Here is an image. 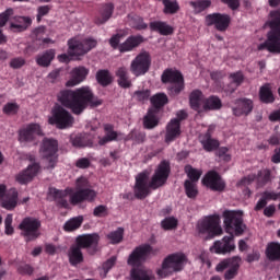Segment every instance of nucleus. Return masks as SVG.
I'll return each instance as SVG.
<instances>
[{
  "mask_svg": "<svg viewBox=\"0 0 280 280\" xmlns=\"http://www.w3.org/2000/svg\"><path fill=\"white\" fill-rule=\"evenodd\" d=\"M180 11L177 0H163V14L175 15Z\"/></svg>",
  "mask_w": 280,
  "mask_h": 280,
  "instance_id": "nucleus-45",
  "label": "nucleus"
},
{
  "mask_svg": "<svg viewBox=\"0 0 280 280\" xmlns=\"http://www.w3.org/2000/svg\"><path fill=\"white\" fill-rule=\"evenodd\" d=\"M151 55L147 50L140 51L133 60H131V73L136 77H141L144 75L145 73L149 72L150 67H151Z\"/></svg>",
  "mask_w": 280,
  "mask_h": 280,
  "instance_id": "nucleus-14",
  "label": "nucleus"
},
{
  "mask_svg": "<svg viewBox=\"0 0 280 280\" xmlns=\"http://www.w3.org/2000/svg\"><path fill=\"white\" fill-rule=\"evenodd\" d=\"M258 97L260 103L266 105L273 104L276 102V96L270 83H265L259 88Z\"/></svg>",
  "mask_w": 280,
  "mask_h": 280,
  "instance_id": "nucleus-29",
  "label": "nucleus"
},
{
  "mask_svg": "<svg viewBox=\"0 0 280 280\" xmlns=\"http://www.w3.org/2000/svg\"><path fill=\"white\" fill-rule=\"evenodd\" d=\"M236 107L232 108L233 115L241 117L243 115L248 116L254 109V102L250 98L242 97L235 101Z\"/></svg>",
  "mask_w": 280,
  "mask_h": 280,
  "instance_id": "nucleus-21",
  "label": "nucleus"
},
{
  "mask_svg": "<svg viewBox=\"0 0 280 280\" xmlns=\"http://www.w3.org/2000/svg\"><path fill=\"white\" fill-rule=\"evenodd\" d=\"M58 101L77 116L82 115L89 105L98 107L103 103L102 100L95 97L89 86H81L77 90H61L58 93Z\"/></svg>",
  "mask_w": 280,
  "mask_h": 280,
  "instance_id": "nucleus-2",
  "label": "nucleus"
},
{
  "mask_svg": "<svg viewBox=\"0 0 280 280\" xmlns=\"http://www.w3.org/2000/svg\"><path fill=\"white\" fill-rule=\"evenodd\" d=\"M103 129L105 130V137L98 139L100 145H105L109 142L116 141L118 138V132L115 130L114 125L105 124L103 125Z\"/></svg>",
  "mask_w": 280,
  "mask_h": 280,
  "instance_id": "nucleus-36",
  "label": "nucleus"
},
{
  "mask_svg": "<svg viewBox=\"0 0 280 280\" xmlns=\"http://www.w3.org/2000/svg\"><path fill=\"white\" fill-rule=\"evenodd\" d=\"M159 112L154 108H149L147 115L143 117V128L153 129L159 126Z\"/></svg>",
  "mask_w": 280,
  "mask_h": 280,
  "instance_id": "nucleus-39",
  "label": "nucleus"
},
{
  "mask_svg": "<svg viewBox=\"0 0 280 280\" xmlns=\"http://www.w3.org/2000/svg\"><path fill=\"white\" fill-rule=\"evenodd\" d=\"M231 79L230 89H225L230 94L234 93L245 81V75L242 71L230 73Z\"/></svg>",
  "mask_w": 280,
  "mask_h": 280,
  "instance_id": "nucleus-40",
  "label": "nucleus"
},
{
  "mask_svg": "<svg viewBox=\"0 0 280 280\" xmlns=\"http://www.w3.org/2000/svg\"><path fill=\"white\" fill-rule=\"evenodd\" d=\"M220 223L221 219L219 214H210L202 219V221H198L197 231L199 234H208L211 238L221 236L223 234V230Z\"/></svg>",
  "mask_w": 280,
  "mask_h": 280,
  "instance_id": "nucleus-10",
  "label": "nucleus"
},
{
  "mask_svg": "<svg viewBox=\"0 0 280 280\" xmlns=\"http://www.w3.org/2000/svg\"><path fill=\"white\" fill-rule=\"evenodd\" d=\"M144 43V37L140 34L131 35L120 43L119 51L120 54L131 52L139 48Z\"/></svg>",
  "mask_w": 280,
  "mask_h": 280,
  "instance_id": "nucleus-24",
  "label": "nucleus"
},
{
  "mask_svg": "<svg viewBox=\"0 0 280 280\" xmlns=\"http://www.w3.org/2000/svg\"><path fill=\"white\" fill-rule=\"evenodd\" d=\"M182 135V129L179 122L176 119H171L165 128L164 141L170 144L174 142Z\"/></svg>",
  "mask_w": 280,
  "mask_h": 280,
  "instance_id": "nucleus-26",
  "label": "nucleus"
},
{
  "mask_svg": "<svg viewBox=\"0 0 280 280\" xmlns=\"http://www.w3.org/2000/svg\"><path fill=\"white\" fill-rule=\"evenodd\" d=\"M97 46L94 38L78 39L72 37L68 40V54L70 57H83Z\"/></svg>",
  "mask_w": 280,
  "mask_h": 280,
  "instance_id": "nucleus-9",
  "label": "nucleus"
},
{
  "mask_svg": "<svg viewBox=\"0 0 280 280\" xmlns=\"http://www.w3.org/2000/svg\"><path fill=\"white\" fill-rule=\"evenodd\" d=\"M223 107L222 100L218 95L205 97L202 109L205 112H217Z\"/></svg>",
  "mask_w": 280,
  "mask_h": 280,
  "instance_id": "nucleus-33",
  "label": "nucleus"
},
{
  "mask_svg": "<svg viewBox=\"0 0 280 280\" xmlns=\"http://www.w3.org/2000/svg\"><path fill=\"white\" fill-rule=\"evenodd\" d=\"M151 91L149 89L138 90L133 92V98L140 103H145L150 100Z\"/></svg>",
  "mask_w": 280,
  "mask_h": 280,
  "instance_id": "nucleus-55",
  "label": "nucleus"
},
{
  "mask_svg": "<svg viewBox=\"0 0 280 280\" xmlns=\"http://www.w3.org/2000/svg\"><path fill=\"white\" fill-rule=\"evenodd\" d=\"M151 255H156V250L150 244L140 245L129 254L127 265L133 267L130 272L131 280H152L149 271L140 268Z\"/></svg>",
  "mask_w": 280,
  "mask_h": 280,
  "instance_id": "nucleus-3",
  "label": "nucleus"
},
{
  "mask_svg": "<svg viewBox=\"0 0 280 280\" xmlns=\"http://www.w3.org/2000/svg\"><path fill=\"white\" fill-rule=\"evenodd\" d=\"M206 97L201 90H192L189 94V106L194 112L200 113Z\"/></svg>",
  "mask_w": 280,
  "mask_h": 280,
  "instance_id": "nucleus-31",
  "label": "nucleus"
},
{
  "mask_svg": "<svg viewBox=\"0 0 280 280\" xmlns=\"http://www.w3.org/2000/svg\"><path fill=\"white\" fill-rule=\"evenodd\" d=\"M261 196L266 199L267 202L270 200H280V191L273 192V191L265 190V192H262Z\"/></svg>",
  "mask_w": 280,
  "mask_h": 280,
  "instance_id": "nucleus-64",
  "label": "nucleus"
},
{
  "mask_svg": "<svg viewBox=\"0 0 280 280\" xmlns=\"http://www.w3.org/2000/svg\"><path fill=\"white\" fill-rule=\"evenodd\" d=\"M49 194L51 197H54V200L57 202L58 207L68 209L69 203L66 199L67 192H65V190H58V188H50Z\"/></svg>",
  "mask_w": 280,
  "mask_h": 280,
  "instance_id": "nucleus-44",
  "label": "nucleus"
},
{
  "mask_svg": "<svg viewBox=\"0 0 280 280\" xmlns=\"http://www.w3.org/2000/svg\"><path fill=\"white\" fill-rule=\"evenodd\" d=\"M84 221V217H72L65 223V231L66 232H74L79 230Z\"/></svg>",
  "mask_w": 280,
  "mask_h": 280,
  "instance_id": "nucleus-47",
  "label": "nucleus"
},
{
  "mask_svg": "<svg viewBox=\"0 0 280 280\" xmlns=\"http://www.w3.org/2000/svg\"><path fill=\"white\" fill-rule=\"evenodd\" d=\"M95 198V190H92L91 188H79L77 192L70 196V203H72V206H77L83 201L92 202Z\"/></svg>",
  "mask_w": 280,
  "mask_h": 280,
  "instance_id": "nucleus-23",
  "label": "nucleus"
},
{
  "mask_svg": "<svg viewBox=\"0 0 280 280\" xmlns=\"http://www.w3.org/2000/svg\"><path fill=\"white\" fill-rule=\"evenodd\" d=\"M211 0H197V1H189V5L194 8L195 14H200L205 12L207 9L211 7Z\"/></svg>",
  "mask_w": 280,
  "mask_h": 280,
  "instance_id": "nucleus-48",
  "label": "nucleus"
},
{
  "mask_svg": "<svg viewBox=\"0 0 280 280\" xmlns=\"http://www.w3.org/2000/svg\"><path fill=\"white\" fill-rule=\"evenodd\" d=\"M19 109L20 105L18 103H7L3 107L5 115H16Z\"/></svg>",
  "mask_w": 280,
  "mask_h": 280,
  "instance_id": "nucleus-58",
  "label": "nucleus"
},
{
  "mask_svg": "<svg viewBox=\"0 0 280 280\" xmlns=\"http://www.w3.org/2000/svg\"><path fill=\"white\" fill-rule=\"evenodd\" d=\"M43 131L39 124H28L19 131V141L21 143L33 142L36 137L42 136Z\"/></svg>",
  "mask_w": 280,
  "mask_h": 280,
  "instance_id": "nucleus-19",
  "label": "nucleus"
},
{
  "mask_svg": "<svg viewBox=\"0 0 280 280\" xmlns=\"http://www.w3.org/2000/svg\"><path fill=\"white\" fill-rule=\"evenodd\" d=\"M161 82L163 84L170 83L167 88L168 95L176 97L185 90V79L179 70H173L171 68L165 69L161 74Z\"/></svg>",
  "mask_w": 280,
  "mask_h": 280,
  "instance_id": "nucleus-7",
  "label": "nucleus"
},
{
  "mask_svg": "<svg viewBox=\"0 0 280 280\" xmlns=\"http://www.w3.org/2000/svg\"><path fill=\"white\" fill-rule=\"evenodd\" d=\"M243 210H224L223 211V224L226 233L234 232L235 236H242L247 225L244 223Z\"/></svg>",
  "mask_w": 280,
  "mask_h": 280,
  "instance_id": "nucleus-6",
  "label": "nucleus"
},
{
  "mask_svg": "<svg viewBox=\"0 0 280 280\" xmlns=\"http://www.w3.org/2000/svg\"><path fill=\"white\" fill-rule=\"evenodd\" d=\"M121 38H122V35L119 33L112 35V37L109 38V46L112 47V49L119 50V47L121 45L120 44Z\"/></svg>",
  "mask_w": 280,
  "mask_h": 280,
  "instance_id": "nucleus-61",
  "label": "nucleus"
},
{
  "mask_svg": "<svg viewBox=\"0 0 280 280\" xmlns=\"http://www.w3.org/2000/svg\"><path fill=\"white\" fill-rule=\"evenodd\" d=\"M266 257L270 261H280V243H269L266 247Z\"/></svg>",
  "mask_w": 280,
  "mask_h": 280,
  "instance_id": "nucleus-43",
  "label": "nucleus"
},
{
  "mask_svg": "<svg viewBox=\"0 0 280 280\" xmlns=\"http://www.w3.org/2000/svg\"><path fill=\"white\" fill-rule=\"evenodd\" d=\"M254 182H256V173H249V175H246L245 177H242L240 182H237V187H248Z\"/></svg>",
  "mask_w": 280,
  "mask_h": 280,
  "instance_id": "nucleus-57",
  "label": "nucleus"
},
{
  "mask_svg": "<svg viewBox=\"0 0 280 280\" xmlns=\"http://www.w3.org/2000/svg\"><path fill=\"white\" fill-rule=\"evenodd\" d=\"M26 65V59L24 57H15L10 61V67L14 70L21 69Z\"/></svg>",
  "mask_w": 280,
  "mask_h": 280,
  "instance_id": "nucleus-59",
  "label": "nucleus"
},
{
  "mask_svg": "<svg viewBox=\"0 0 280 280\" xmlns=\"http://www.w3.org/2000/svg\"><path fill=\"white\" fill-rule=\"evenodd\" d=\"M40 170V164L38 162H34V164H30L27 168L19 173L16 176L18 183L21 185H26L33 180V178L38 174Z\"/></svg>",
  "mask_w": 280,
  "mask_h": 280,
  "instance_id": "nucleus-25",
  "label": "nucleus"
},
{
  "mask_svg": "<svg viewBox=\"0 0 280 280\" xmlns=\"http://www.w3.org/2000/svg\"><path fill=\"white\" fill-rule=\"evenodd\" d=\"M89 74V69L85 67H77L70 73V80L67 82L68 88H73L82 83Z\"/></svg>",
  "mask_w": 280,
  "mask_h": 280,
  "instance_id": "nucleus-28",
  "label": "nucleus"
},
{
  "mask_svg": "<svg viewBox=\"0 0 280 280\" xmlns=\"http://www.w3.org/2000/svg\"><path fill=\"white\" fill-rule=\"evenodd\" d=\"M96 82L103 88H106L113 83V78L109 70L101 69L96 71Z\"/></svg>",
  "mask_w": 280,
  "mask_h": 280,
  "instance_id": "nucleus-46",
  "label": "nucleus"
},
{
  "mask_svg": "<svg viewBox=\"0 0 280 280\" xmlns=\"http://www.w3.org/2000/svg\"><path fill=\"white\" fill-rule=\"evenodd\" d=\"M13 13L14 10L12 8H9L4 12L0 13V28L5 26Z\"/></svg>",
  "mask_w": 280,
  "mask_h": 280,
  "instance_id": "nucleus-60",
  "label": "nucleus"
},
{
  "mask_svg": "<svg viewBox=\"0 0 280 280\" xmlns=\"http://www.w3.org/2000/svg\"><path fill=\"white\" fill-rule=\"evenodd\" d=\"M93 214L96 218H106L108 215V208H107V206H96L94 208Z\"/></svg>",
  "mask_w": 280,
  "mask_h": 280,
  "instance_id": "nucleus-62",
  "label": "nucleus"
},
{
  "mask_svg": "<svg viewBox=\"0 0 280 280\" xmlns=\"http://www.w3.org/2000/svg\"><path fill=\"white\" fill-rule=\"evenodd\" d=\"M184 189L187 198L195 199L198 196V188L190 179H185Z\"/></svg>",
  "mask_w": 280,
  "mask_h": 280,
  "instance_id": "nucleus-49",
  "label": "nucleus"
},
{
  "mask_svg": "<svg viewBox=\"0 0 280 280\" xmlns=\"http://www.w3.org/2000/svg\"><path fill=\"white\" fill-rule=\"evenodd\" d=\"M58 148L57 139L45 138L42 143L40 154L48 162V170H54L58 164Z\"/></svg>",
  "mask_w": 280,
  "mask_h": 280,
  "instance_id": "nucleus-11",
  "label": "nucleus"
},
{
  "mask_svg": "<svg viewBox=\"0 0 280 280\" xmlns=\"http://www.w3.org/2000/svg\"><path fill=\"white\" fill-rule=\"evenodd\" d=\"M188 262V257L184 253H175L165 257L162 261L161 268L156 270L160 278H166L174 272H182Z\"/></svg>",
  "mask_w": 280,
  "mask_h": 280,
  "instance_id": "nucleus-5",
  "label": "nucleus"
},
{
  "mask_svg": "<svg viewBox=\"0 0 280 280\" xmlns=\"http://www.w3.org/2000/svg\"><path fill=\"white\" fill-rule=\"evenodd\" d=\"M12 222H13L12 214H8V217L5 218L4 224H5V234L9 235V236L13 235V233H14Z\"/></svg>",
  "mask_w": 280,
  "mask_h": 280,
  "instance_id": "nucleus-63",
  "label": "nucleus"
},
{
  "mask_svg": "<svg viewBox=\"0 0 280 280\" xmlns=\"http://www.w3.org/2000/svg\"><path fill=\"white\" fill-rule=\"evenodd\" d=\"M149 30L161 36H172L175 32L174 26L170 25L166 21H151Z\"/></svg>",
  "mask_w": 280,
  "mask_h": 280,
  "instance_id": "nucleus-27",
  "label": "nucleus"
},
{
  "mask_svg": "<svg viewBox=\"0 0 280 280\" xmlns=\"http://www.w3.org/2000/svg\"><path fill=\"white\" fill-rule=\"evenodd\" d=\"M205 22L208 27L214 26V30L223 33L226 32L230 27L231 16L229 14L214 12L207 14L205 18Z\"/></svg>",
  "mask_w": 280,
  "mask_h": 280,
  "instance_id": "nucleus-16",
  "label": "nucleus"
},
{
  "mask_svg": "<svg viewBox=\"0 0 280 280\" xmlns=\"http://www.w3.org/2000/svg\"><path fill=\"white\" fill-rule=\"evenodd\" d=\"M150 103L152 105L151 109L160 112V108H163L168 104V96L165 93H155L150 97Z\"/></svg>",
  "mask_w": 280,
  "mask_h": 280,
  "instance_id": "nucleus-41",
  "label": "nucleus"
},
{
  "mask_svg": "<svg viewBox=\"0 0 280 280\" xmlns=\"http://www.w3.org/2000/svg\"><path fill=\"white\" fill-rule=\"evenodd\" d=\"M55 57H56L55 49H48L43 54L37 55L36 57L37 66L42 68H48L50 67L51 62L55 60Z\"/></svg>",
  "mask_w": 280,
  "mask_h": 280,
  "instance_id": "nucleus-38",
  "label": "nucleus"
},
{
  "mask_svg": "<svg viewBox=\"0 0 280 280\" xmlns=\"http://www.w3.org/2000/svg\"><path fill=\"white\" fill-rule=\"evenodd\" d=\"M51 125L58 129H67L73 126L74 117L63 106L59 105L52 110V117L49 118Z\"/></svg>",
  "mask_w": 280,
  "mask_h": 280,
  "instance_id": "nucleus-13",
  "label": "nucleus"
},
{
  "mask_svg": "<svg viewBox=\"0 0 280 280\" xmlns=\"http://www.w3.org/2000/svg\"><path fill=\"white\" fill-rule=\"evenodd\" d=\"M185 173L189 178V182L192 184L197 183L202 175L201 171H198V168H192L191 166H185Z\"/></svg>",
  "mask_w": 280,
  "mask_h": 280,
  "instance_id": "nucleus-53",
  "label": "nucleus"
},
{
  "mask_svg": "<svg viewBox=\"0 0 280 280\" xmlns=\"http://www.w3.org/2000/svg\"><path fill=\"white\" fill-rule=\"evenodd\" d=\"M201 184L211 191H224L226 184L217 171H208L201 179Z\"/></svg>",
  "mask_w": 280,
  "mask_h": 280,
  "instance_id": "nucleus-17",
  "label": "nucleus"
},
{
  "mask_svg": "<svg viewBox=\"0 0 280 280\" xmlns=\"http://www.w3.org/2000/svg\"><path fill=\"white\" fill-rule=\"evenodd\" d=\"M267 25L270 28L267 33L265 43L257 47L259 51L267 50L270 54H280V9L272 10L269 13Z\"/></svg>",
  "mask_w": 280,
  "mask_h": 280,
  "instance_id": "nucleus-4",
  "label": "nucleus"
},
{
  "mask_svg": "<svg viewBox=\"0 0 280 280\" xmlns=\"http://www.w3.org/2000/svg\"><path fill=\"white\" fill-rule=\"evenodd\" d=\"M114 10L115 5L113 3H105V5H103V10H101V16H96L94 19V24L100 26L107 23L113 16Z\"/></svg>",
  "mask_w": 280,
  "mask_h": 280,
  "instance_id": "nucleus-35",
  "label": "nucleus"
},
{
  "mask_svg": "<svg viewBox=\"0 0 280 280\" xmlns=\"http://www.w3.org/2000/svg\"><path fill=\"white\" fill-rule=\"evenodd\" d=\"M51 9L52 7L50 4L39 5L37 8L36 14L37 23H40L43 21V18L47 16L50 13Z\"/></svg>",
  "mask_w": 280,
  "mask_h": 280,
  "instance_id": "nucleus-56",
  "label": "nucleus"
},
{
  "mask_svg": "<svg viewBox=\"0 0 280 280\" xmlns=\"http://www.w3.org/2000/svg\"><path fill=\"white\" fill-rule=\"evenodd\" d=\"M241 261H242V258L238 256L223 259L215 266V271L217 272L225 271L223 275V279L233 280L238 276Z\"/></svg>",
  "mask_w": 280,
  "mask_h": 280,
  "instance_id": "nucleus-12",
  "label": "nucleus"
},
{
  "mask_svg": "<svg viewBox=\"0 0 280 280\" xmlns=\"http://www.w3.org/2000/svg\"><path fill=\"white\" fill-rule=\"evenodd\" d=\"M116 78H118V86L121 89H130L132 86V82L126 67H120L116 70Z\"/></svg>",
  "mask_w": 280,
  "mask_h": 280,
  "instance_id": "nucleus-37",
  "label": "nucleus"
},
{
  "mask_svg": "<svg viewBox=\"0 0 280 280\" xmlns=\"http://www.w3.org/2000/svg\"><path fill=\"white\" fill-rule=\"evenodd\" d=\"M217 156L219 158L220 161L224 163H229L232 161V155L231 153H229L228 147H218Z\"/></svg>",
  "mask_w": 280,
  "mask_h": 280,
  "instance_id": "nucleus-54",
  "label": "nucleus"
},
{
  "mask_svg": "<svg viewBox=\"0 0 280 280\" xmlns=\"http://www.w3.org/2000/svg\"><path fill=\"white\" fill-rule=\"evenodd\" d=\"M170 174L171 164L166 162V160H162V162L158 164L150 182L149 173L145 171L138 173V175H136V185H133V196L136 199L144 200L151 195V189L156 190L163 187L167 183Z\"/></svg>",
  "mask_w": 280,
  "mask_h": 280,
  "instance_id": "nucleus-1",
  "label": "nucleus"
},
{
  "mask_svg": "<svg viewBox=\"0 0 280 280\" xmlns=\"http://www.w3.org/2000/svg\"><path fill=\"white\" fill-rule=\"evenodd\" d=\"M33 23L30 16H15L14 21L11 22L10 28L14 33L25 32Z\"/></svg>",
  "mask_w": 280,
  "mask_h": 280,
  "instance_id": "nucleus-30",
  "label": "nucleus"
},
{
  "mask_svg": "<svg viewBox=\"0 0 280 280\" xmlns=\"http://www.w3.org/2000/svg\"><path fill=\"white\" fill-rule=\"evenodd\" d=\"M70 143H72V147L74 148H88L93 145V140L91 139V136L88 133H77L74 136H70Z\"/></svg>",
  "mask_w": 280,
  "mask_h": 280,
  "instance_id": "nucleus-32",
  "label": "nucleus"
},
{
  "mask_svg": "<svg viewBox=\"0 0 280 280\" xmlns=\"http://www.w3.org/2000/svg\"><path fill=\"white\" fill-rule=\"evenodd\" d=\"M273 179L272 171L270 168H261L255 174V182L258 188H264Z\"/></svg>",
  "mask_w": 280,
  "mask_h": 280,
  "instance_id": "nucleus-34",
  "label": "nucleus"
},
{
  "mask_svg": "<svg viewBox=\"0 0 280 280\" xmlns=\"http://www.w3.org/2000/svg\"><path fill=\"white\" fill-rule=\"evenodd\" d=\"M124 233L125 230L122 228H118L117 231L107 234V240H109V243L113 245L120 244L124 241Z\"/></svg>",
  "mask_w": 280,
  "mask_h": 280,
  "instance_id": "nucleus-52",
  "label": "nucleus"
},
{
  "mask_svg": "<svg viewBox=\"0 0 280 280\" xmlns=\"http://www.w3.org/2000/svg\"><path fill=\"white\" fill-rule=\"evenodd\" d=\"M0 199H2V207L7 210H13L18 206L19 192L16 188H11L7 192L3 184L0 185Z\"/></svg>",
  "mask_w": 280,
  "mask_h": 280,
  "instance_id": "nucleus-18",
  "label": "nucleus"
},
{
  "mask_svg": "<svg viewBox=\"0 0 280 280\" xmlns=\"http://www.w3.org/2000/svg\"><path fill=\"white\" fill-rule=\"evenodd\" d=\"M40 228L42 221L36 219V217H25L19 225L21 235L24 237L26 243L34 242L40 237Z\"/></svg>",
  "mask_w": 280,
  "mask_h": 280,
  "instance_id": "nucleus-8",
  "label": "nucleus"
},
{
  "mask_svg": "<svg viewBox=\"0 0 280 280\" xmlns=\"http://www.w3.org/2000/svg\"><path fill=\"white\" fill-rule=\"evenodd\" d=\"M145 139H147L145 132L137 129L131 130L129 135H127V140H131L137 144L143 143Z\"/></svg>",
  "mask_w": 280,
  "mask_h": 280,
  "instance_id": "nucleus-50",
  "label": "nucleus"
},
{
  "mask_svg": "<svg viewBox=\"0 0 280 280\" xmlns=\"http://www.w3.org/2000/svg\"><path fill=\"white\" fill-rule=\"evenodd\" d=\"M235 250V236L232 233L229 236L222 237L220 241L213 242L212 246L209 248V252L215 255H228Z\"/></svg>",
  "mask_w": 280,
  "mask_h": 280,
  "instance_id": "nucleus-15",
  "label": "nucleus"
},
{
  "mask_svg": "<svg viewBox=\"0 0 280 280\" xmlns=\"http://www.w3.org/2000/svg\"><path fill=\"white\" fill-rule=\"evenodd\" d=\"M81 249L82 248L77 246L75 244L70 246V250L68 254L70 265L78 266L84 261V257Z\"/></svg>",
  "mask_w": 280,
  "mask_h": 280,
  "instance_id": "nucleus-42",
  "label": "nucleus"
},
{
  "mask_svg": "<svg viewBox=\"0 0 280 280\" xmlns=\"http://www.w3.org/2000/svg\"><path fill=\"white\" fill-rule=\"evenodd\" d=\"M177 226H178V220L175 219V217H165V219L161 221V228L164 231H173V230H176Z\"/></svg>",
  "mask_w": 280,
  "mask_h": 280,
  "instance_id": "nucleus-51",
  "label": "nucleus"
},
{
  "mask_svg": "<svg viewBox=\"0 0 280 280\" xmlns=\"http://www.w3.org/2000/svg\"><path fill=\"white\" fill-rule=\"evenodd\" d=\"M100 243V236L97 234H85L77 237V246L79 248H92V254L97 252V246Z\"/></svg>",
  "mask_w": 280,
  "mask_h": 280,
  "instance_id": "nucleus-22",
  "label": "nucleus"
},
{
  "mask_svg": "<svg viewBox=\"0 0 280 280\" xmlns=\"http://www.w3.org/2000/svg\"><path fill=\"white\" fill-rule=\"evenodd\" d=\"M213 128L208 127L205 132L199 135V142L206 152H213L220 148V141L212 138Z\"/></svg>",
  "mask_w": 280,
  "mask_h": 280,
  "instance_id": "nucleus-20",
  "label": "nucleus"
}]
</instances>
